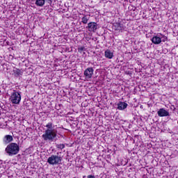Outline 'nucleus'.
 <instances>
[{
  "label": "nucleus",
  "instance_id": "f257e3e1",
  "mask_svg": "<svg viewBox=\"0 0 178 178\" xmlns=\"http://www.w3.org/2000/svg\"><path fill=\"white\" fill-rule=\"evenodd\" d=\"M45 127H47V129L42 135V138L44 141H54L58 136V132L54 129V124L52 122H48Z\"/></svg>",
  "mask_w": 178,
  "mask_h": 178
},
{
  "label": "nucleus",
  "instance_id": "f03ea898",
  "mask_svg": "<svg viewBox=\"0 0 178 178\" xmlns=\"http://www.w3.org/2000/svg\"><path fill=\"white\" fill-rule=\"evenodd\" d=\"M5 151L6 154L9 155V156H13V155H17V154H19L20 147L17 143H11L7 145Z\"/></svg>",
  "mask_w": 178,
  "mask_h": 178
},
{
  "label": "nucleus",
  "instance_id": "7ed1b4c3",
  "mask_svg": "<svg viewBox=\"0 0 178 178\" xmlns=\"http://www.w3.org/2000/svg\"><path fill=\"white\" fill-rule=\"evenodd\" d=\"M10 100L12 104H19L22 101V95L19 92L13 90V92L11 93Z\"/></svg>",
  "mask_w": 178,
  "mask_h": 178
},
{
  "label": "nucleus",
  "instance_id": "20e7f679",
  "mask_svg": "<svg viewBox=\"0 0 178 178\" xmlns=\"http://www.w3.org/2000/svg\"><path fill=\"white\" fill-rule=\"evenodd\" d=\"M49 165H60L62 163V157L52 154L47 159Z\"/></svg>",
  "mask_w": 178,
  "mask_h": 178
},
{
  "label": "nucleus",
  "instance_id": "39448f33",
  "mask_svg": "<svg viewBox=\"0 0 178 178\" xmlns=\"http://www.w3.org/2000/svg\"><path fill=\"white\" fill-rule=\"evenodd\" d=\"M86 29L90 33H95L98 30V24L97 22H90L88 24Z\"/></svg>",
  "mask_w": 178,
  "mask_h": 178
},
{
  "label": "nucleus",
  "instance_id": "423d86ee",
  "mask_svg": "<svg viewBox=\"0 0 178 178\" xmlns=\"http://www.w3.org/2000/svg\"><path fill=\"white\" fill-rule=\"evenodd\" d=\"M83 74L86 80L92 79V75L94 74V68L92 67H88L84 70Z\"/></svg>",
  "mask_w": 178,
  "mask_h": 178
},
{
  "label": "nucleus",
  "instance_id": "0eeeda50",
  "mask_svg": "<svg viewBox=\"0 0 178 178\" xmlns=\"http://www.w3.org/2000/svg\"><path fill=\"white\" fill-rule=\"evenodd\" d=\"M157 115L159 116V118L170 116V113H169L168 111H165V108H160L157 112Z\"/></svg>",
  "mask_w": 178,
  "mask_h": 178
},
{
  "label": "nucleus",
  "instance_id": "6e6552de",
  "mask_svg": "<svg viewBox=\"0 0 178 178\" xmlns=\"http://www.w3.org/2000/svg\"><path fill=\"white\" fill-rule=\"evenodd\" d=\"M151 41L155 45H159V44H161V42H162L161 35H158L153 36L152 38L151 39Z\"/></svg>",
  "mask_w": 178,
  "mask_h": 178
},
{
  "label": "nucleus",
  "instance_id": "1a4fd4ad",
  "mask_svg": "<svg viewBox=\"0 0 178 178\" xmlns=\"http://www.w3.org/2000/svg\"><path fill=\"white\" fill-rule=\"evenodd\" d=\"M13 74L15 77H20V76H23V70L15 67L13 70Z\"/></svg>",
  "mask_w": 178,
  "mask_h": 178
},
{
  "label": "nucleus",
  "instance_id": "9d476101",
  "mask_svg": "<svg viewBox=\"0 0 178 178\" xmlns=\"http://www.w3.org/2000/svg\"><path fill=\"white\" fill-rule=\"evenodd\" d=\"M12 141H13V136L11 135H6L3 138L4 144H9V143H12Z\"/></svg>",
  "mask_w": 178,
  "mask_h": 178
},
{
  "label": "nucleus",
  "instance_id": "9b49d317",
  "mask_svg": "<svg viewBox=\"0 0 178 178\" xmlns=\"http://www.w3.org/2000/svg\"><path fill=\"white\" fill-rule=\"evenodd\" d=\"M115 30L117 31H119L120 33H123V31L124 30V26H123V24H120V22L115 23Z\"/></svg>",
  "mask_w": 178,
  "mask_h": 178
},
{
  "label": "nucleus",
  "instance_id": "f8f14e48",
  "mask_svg": "<svg viewBox=\"0 0 178 178\" xmlns=\"http://www.w3.org/2000/svg\"><path fill=\"white\" fill-rule=\"evenodd\" d=\"M104 56L107 58V59H112L113 58V52L111 51V50L107 49L104 51Z\"/></svg>",
  "mask_w": 178,
  "mask_h": 178
},
{
  "label": "nucleus",
  "instance_id": "ddd939ff",
  "mask_svg": "<svg viewBox=\"0 0 178 178\" xmlns=\"http://www.w3.org/2000/svg\"><path fill=\"white\" fill-rule=\"evenodd\" d=\"M127 108V103L121 102L118 104V109L119 111H124V109H126Z\"/></svg>",
  "mask_w": 178,
  "mask_h": 178
},
{
  "label": "nucleus",
  "instance_id": "4468645a",
  "mask_svg": "<svg viewBox=\"0 0 178 178\" xmlns=\"http://www.w3.org/2000/svg\"><path fill=\"white\" fill-rule=\"evenodd\" d=\"M35 3L36 6L42 7L44 5H45V0H36Z\"/></svg>",
  "mask_w": 178,
  "mask_h": 178
},
{
  "label": "nucleus",
  "instance_id": "2eb2a0df",
  "mask_svg": "<svg viewBox=\"0 0 178 178\" xmlns=\"http://www.w3.org/2000/svg\"><path fill=\"white\" fill-rule=\"evenodd\" d=\"M157 35H160V38H161V42H166V41H168V37H166L165 35L159 33H157Z\"/></svg>",
  "mask_w": 178,
  "mask_h": 178
},
{
  "label": "nucleus",
  "instance_id": "dca6fc26",
  "mask_svg": "<svg viewBox=\"0 0 178 178\" xmlns=\"http://www.w3.org/2000/svg\"><path fill=\"white\" fill-rule=\"evenodd\" d=\"M88 17H87V15H84L81 19V23H83V24H87V23H88Z\"/></svg>",
  "mask_w": 178,
  "mask_h": 178
},
{
  "label": "nucleus",
  "instance_id": "f3484780",
  "mask_svg": "<svg viewBox=\"0 0 178 178\" xmlns=\"http://www.w3.org/2000/svg\"><path fill=\"white\" fill-rule=\"evenodd\" d=\"M56 147L58 149H65V144H57Z\"/></svg>",
  "mask_w": 178,
  "mask_h": 178
},
{
  "label": "nucleus",
  "instance_id": "a211bd4d",
  "mask_svg": "<svg viewBox=\"0 0 178 178\" xmlns=\"http://www.w3.org/2000/svg\"><path fill=\"white\" fill-rule=\"evenodd\" d=\"M86 50V47H80L78 48V52H79V54H81L83 52V51Z\"/></svg>",
  "mask_w": 178,
  "mask_h": 178
},
{
  "label": "nucleus",
  "instance_id": "6ab92c4d",
  "mask_svg": "<svg viewBox=\"0 0 178 178\" xmlns=\"http://www.w3.org/2000/svg\"><path fill=\"white\" fill-rule=\"evenodd\" d=\"M44 2H47V3H49V5H51V3H52V0H44Z\"/></svg>",
  "mask_w": 178,
  "mask_h": 178
},
{
  "label": "nucleus",
  "instance_id": "aec40b11",
  "mask_svg": "<svg viewBox=\"0 0 178 178\" xmlns=\"http://www.w3.org/2000/svg\"><path fill=\"white\" fill-rule=\"evenodd\" d=\"M88 178H95V176L92 175H89L87 177Z\"/></svg>",
  "mask_w": 178,
  "mask_h": 178
}]
</instances>
